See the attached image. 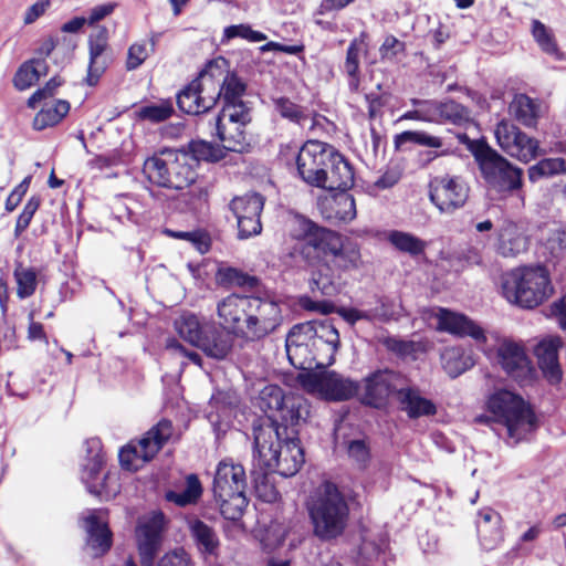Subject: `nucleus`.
Segmentation results:
<instances>
[{
    "label": "nucleus",
    "mask_w": 566,
    "mask_h": 566,
    "mask_svg": "<svg viewBox=\"0 0 566 566\" xmlns=\"http://www.w3.org/2000/svg\"><path fill=\"white\" fill-rule=\"evenodd\" d=\"M41 205V198L39 196H32L25 203L22 212L19 214L14 235L19 237L23 231L28 229L30 222Z\"/></svg>",
    "instance_id": "nucleus-59"
},
{
    "label": "nucleus",
    "mask_w": 566,
    "mask_h": 566,
    "mask_svg": "<svg viewBox=\"0 0 566 566\" xmlns=\"http://www.w3.org/2000/svg\"><path fill=\"white\" fill-rule=\"evenodd\" d=\"M440 358L444 371L451 378L459 377L475 365L473 356L459 346L446 347Z\"/></svg>",
    "instance_id": "nucleus-36"
},
{
    "label": "nucleus",
    "mask_w": 566,
    "mask_h": 566,
    "mask_svg": "<svg viewBox=\"0 0 566 566\" xmlns=\"http://www.w3.org/2000/svg\"><path fill=\"white\" fill-rule=\"evenodd\" d=\"M494 135L501 149L520 161L530 163L538 155V140L522 132L511 120H500L495 126Z\"/></svg>",
    "instance_id": "nucleus-15"
},
{
    "label": "nucleus",
    "mask_w": 566,
    "mask_h": 566,
    "mask_svg": "<svg viewBox=\"0 0 566 566\" xmlns=\"http://www.w3.org/2000/svg\"><path fill=\"white\" fill-rule=\"evenodd\" d=\"M157 566H195V563L184 548H177L166 553Z\"/></svg>",
    "instance_id": "nucleus-64"
},
{
    "label": "nucleus",
    "mask_w": 566,
    "mask_h": 566,
    "mask_svg": "<svg viewBox=\"0 0 566 566\" xmlns=\"http://www.w3.org/2000/svg\"><path fill=\"white\" fill-rule=\"evenodd\" d=\"M532 35L544 53L554 56L556 60L562 59L553 31L539 20L532 21Z\"/></svg>",
    "instance_id": "nucleus-49"
},
{
    "label": "nucleus",
    "mask_w": 566,
    "mask_h": 566,
    "mask_svg": "<svg viewBox=\"0 0 566 566\" xmlns=\"http://www.w3.org/2000/svg\"><path fill=\"white\" fill-rule=\"evenodd\" d=\"M287 395L277 385H268L260 391V407L264 412L274 411L284 405Z\"/></svg>",
    "instance_id": "nucleus-53"
},
{
    "label": "nucleus",
    "mask_w": 566,
    "mask_h": 566,
    "mask_svg": "<svg viewBox=\"0 0 566 566\" xmlns=\"http://www.w3.org/2000/svg\"><path fill=\"white\" fill-rule=\"evenodd\" d=\"M265 198L258 192H248L234 197L229 208L233 212L238 224V238L245 240L262 232L261 214Z\"/></svg>",
    "instance_id": "nucleus-16"
},
{
    "label": "nucleus",
    "mask_w": 566,
    "mask_h": 566,
    "mask_svg": "<svg viewBox=\"0 0 566 566\" xmlns=\"http://www.w3.org/2000/svg\"><path fill=\"white\" fill-rule=\"evenodd\" d=\"M437 329L449 333L457 337H471L479 345L486 342V336L481 326L467 315L447 308L439 307L434 313Z\"/></svg>",
    "instance_id": "nucleus-22"
},
{
    "label": "nucleus",
    "mask_w": 566,
    "mask_h": 566,
    "mask_svg": "<svg viewBox=\"0 0 566 566\" xmlns=\"http://www.w3.org/2000/svg\"><path fill=\"white\" fill-rule=\"evenodd\" d=\"M488 187L499 193H513L522 188L523 170L492 149L484 142L470 146Z\"/></svg>",
    "instance_id": "nucleus-6"
},
{
    "label": "nucleus",
    "mask_w": 566,
    "mask_h": 566,
    "mask_svg": "<svg viewBox=\"0 0 566 566\" xmlns=\"http://www.w3.org/2000/svg\"><path fill=\"white\" fill-rule=\"evenodd\" d=\"M333 169L326 172V181L321 188L328 190H347L353 187L355 181L354 169L349 161L342 155L336 156Z\"/></svg>",
    "instance_id": "nucleus-37"
},
{
    "label": "nucleus",
    "mask_w": 566,
    "mask_h": 566,
    "mask_svg": "<svg viewBox=\"0 0 566 566\" xmlns=\"http://www.w3.org/2000/svg\"><path fill=\"white\" fill-rule=\"evenodd\" d=\"M429 199L440 213L451 214L469 198L470 187L460 176H436L429 182Z\"/></svg>",
    "instance_id": "nucleus-13"
},
{
    "label": "nucleus",
    "mask_w": 566,
    "mask_h": 566,
    "mask_svg": "<svg viewBox=\"0 0 566 566\" xmlns=\"http://www.w3.org/2000/svg\"><path fill=\"white\" fill-rule=\"evenodd\" d=\"M387 240L398 251L407 253L411 256L423 254L427 248L426 241L412 233L400 230H391L387 234Z\"/></svg>",
    "instance_id": "nucleus-41"
},
{
    "label": "nucleus",
    "mask_w": 566,
    "mask_h": 566,
    "mask_svg": "<svg viewBox=\"0 0 566 566\" xmlns=\"http://www.w3.org/2000/svg\"><path fill=\"white\" fill-rule=\"evenodd\" d=\"M186 524L198 552L203 555H216L220 546L216 530L195 515L186 517Z\"/></svg>",
    "instance_id": "nucleus-29"
},
{
    "label": "nucleus",
    "mask_w": 566,
    "mask_h": 566,
    "mask_svg": "<svg viewBox=\"0 0 566 566\" xmlns=\"http://www.w3.org/2000/svg\"><path fill=\"white\" fill-rule=\"evenodd\" d=\"M488 408L504 423L509 438L514 443L522 440L534 427L535 418L531 409L520 396L509 390H499L491 395Z\"/></svg>",
    "instance_id": "nucleus-7"
},
{
    "label": "nucleus",
    "mask_w": 566,
    "mask_h": 566,
    "mask_svg": "<svg viewBox=\"0 0 566 566\" xmlns=\"http://www.w3.org/2000/svg\"><path fill=\"white\" fill-rule=\"evenodd\" d=\"M175 327L180 337L196 347L206 333V325L203 326L198 316L192 313H185L177 318Z\"/></svg>",
    "instance_id": "nucleus-45"
},
{
    "label": "nucleus",
    "mask_w": 566,
    "mask_h": 566,
    "mask_svg": "<svg viewBox=\"0 0 566 566\" xmlns=\"http://www.w3.org/2000/svg\"><path fill=\"white\" fill-rule=\"evenodd\" d=\"M186 153L189 154L193 168L199 161H217L221 158V150L205 140H192L189 143L188 151Z\"/></svg>",
    "instance_id": "nucleus-52"
},
{
    "label": "nucleus",
    "mask_w": 566,
    "mask_h": 566,
    "mask_svg": "<svg viewBox=\"0 0 566 566\" xmlns=\"http://www.w3.org/2000/svg\"><path fill=\"white\" fill-rule=\"evenodd\" d=\"M174 427L170 420L163 419L151 427L137 442H129L119 450L118 458L122 468L136 471L151 460L164 444L171 438Z\"/></svg>",
    "instance_id": "nucleus-8"
},
{
    "label": "nucleus",
    "mask_w": 566,
    "mask_h": 566,
    "mask_svg": "<svg viewBox=\"0 0 566 566\" xmlns=\"http://www.w3.org/2000/svg\"><path fill=\"white\" fill-rule=\"evenodd\" d=\"M233 344L234 340L231 333L211 324L206 325V333L197 347L208 357L222 360L231 353Z\"/></svg>",
    "instance_id": "nucleus-28"
},
{
    "label": "nucleus",
    "mask_w": 566,
    "mask_h": 566,
    "mask_svg": "<svg viewBox=\"0 0 566 566\" xmlns=\"http://www.w3.org/2000/svg\"><path fill=\"white\" fill-rule=\"evenodd\" d=\"M329 231L301 214H295L290 220L289 229L290 235L298 241L293 249L294 253L301 255L306 263L313 264L322 245L319 239Z\"/></svg>",
    "instance_id": "nucleus-19"
},
{
    "label": "nucleus",
    "mask_w": 566,
    "mask_h": 566,
    "mask_svg": "<svg viewBox=\"0 0 566 566\" xmlns=\"http://www.w3.org/2000/svg\"><path fill=\"white\" fill-rule=\"evenodd\" d=\"M358 399L363 405L380 409L392 394H399L407 379L391 369H378L368 374L360 382Z\"/></svg>",
    "instance_id": "nucleus-11"
},
{
    "label": "nucleus",
    "mask_w": 566,
    "mask_h": 566,
    "mask_svg": "<svg viewBox=\"0 0 566 566\" xmlns=\"http://www.w3.org/2000/svg\"><path fill=\"white\" fill-rule=\"evenodd\" d=\"M335 269L329 261L318 262L316 269L312 272L311 290L321 292L322 295L332 296L337 293L335 280Z\"/></svg>",
    "instance_id": "nucleus-40"
},
{
    "label": "nucleus",
    "mask_w": 566,
    "mask_h": 566,
    "mask_svg": "<svg viewBox=\"0 0 566 566\" xmlns=\"http://www.w3.org/2000/svg\"><path fill=\"white\" fill-rule=\"evenodd\" d=\"M251 122L247 105L222 107L216 118L217 136L230 151L242 153L249 145L245 126Z\"/></svg>",
    "instance_id": "nucleus-12"
},
{
    "label": "nucleus",
    "mask_w": 566,
    "mask_h": 566,
    "mask_svg": "<svg viewBox=\"0 0 566 566\" xmlns=\"http://www.w3.org/2000/svg\"><path fill=\"white\" fill-rule=\"evenodd\" d=\"M497 364L511 378L522 381L531 371V360L522 345L513 340H503L499 344L495 355Z\"/></svg>",
    "instance_id": "nucleus-23"
},
{
    "label": "nucleus",
    "mask_w": 566,
    "mask_h": 566,
    "mask_svg": "<svg viewBox=\"0 0 566 566\" xmlns=\"http://www.w3.org/2000/svg\"><path fill=\"white\" fill-rule=\"evenodd\" d=\"M235 38H241L249 42L256 43L264 41L266 35L260 31L252 30L249 24H232L224 28L221 42H229Z\"/></svg>",
    "instance_id": "nucleus-54"
},
{
    "label": "nucleus",
    "mask_w": 566,
    "mask_h": 566,
    "mask_svg": "<svg viewBox=\"0 0 566 566\" xmlns=\"http://www.w3.org/2000/svg\"><path fill=\"white\" fill-rule=\"evenodd\" d=\"M174 114V105L170 99H164L159 103H151L138 108L137 116L142 120L150 123H160L168 119Z\"/></svg>",
    "instance_id": "nucleus-51"
},
{
    "label": "nucleus",
    "mask_w": 566,
    "mask_h": 566,
    "mask_svg": "<svg viewBox=\"0 0 566 566\" xmlns=\"http://www.w3.org/2000/svg\"><path fill=\"white\" fill-rule=\"evenodd\" d=\"M63 84L59 76L52 77L43 87L36 90L28 99V106L35 108L43 99L55 95L57 88Z\"/></svg>",
    "instance_id": "nucleus-62"
},
{
    "label": "nucleus",
    "mask_w": 566,
    "mask_h": 566,
    "mask_svg": "<svg viewBox=\"0 0 566 566\" xmlns=\"http://www.w3.org/2000/svg\"><path fill=\"white\" fill-rule=\"evenodd\" d=\"M146 179L158 187L182 190L197 179L189 154L186 150H164L148 157L143 165Z\"/></svg>",
    "instance_id": "nucleus-4"
},
{
    "label": "nucleus",
    "mask_w": 566,
    "mask_h": 566,
    "mask_svg": "<svg viewBox=\"0 0 566 566\" xmlns=\"http://www.w3.org/2000/svg\"><path fill=\"white\" fill-rule=\"evenodd\" d=\"M285 347L291 365L297 369L310 370L326 364V359L321 356L319 350L312 347L311 343L286 340Z\"/></svg>",
    "instance_id": "nucleus-30"
},
{
    "label": "nucleus",
    "mask_w": 566,
    "mask_h": 566,
    "mask_svg": "<svg viewBox=\"0 0 566 566\" xmlns=\"http://www.w3.org/2000/svg\"><path fill=\"white\" fill-rule=\"evenodd\" d=\"M322 243L317 251V256L322 253L331 255V264L338 272L357 270L363 265L359 245L350 240L343 241L342 237L329 231L319 239Z\"/></svg>",
    "instance_id": "nucleus-18"
},
{
    "label": "nucleus",
    "mask_w": 566,
    "mask_h": 566,
    "mask_svg": "<svg viewBox=\"0 0 566 566\" xmlns=\"http://www.w3.org/2000/svg\"><path fill=\"white\" fill-rule=\"evenodd\" d=\"M84 523L87 533V546L93 551V556L104 555L112 547V532L107 524L93 513L84 518Z\"/></svg>",
    "instance_id": "nucleus-31"
},
{
    "label": "nucleus",
    "mask_w": 566,
    "mask_h": 566,
    "mask_svg": "<svg viewBox=\"0 0 566 566\" xmlns=\"http://www.w3.org/2000/svg\"><path fill=\"white\" fill-rule=\"evenodd\" d=\"M216 77H219L222 72L217 65L214 70ZM217 82V101L222 98L223 107L245 105L242 101V96L245 93V84L233 73H227L223 77L222 83L219 78Z\"/></svg>",
    "instance_id": "nucleus-34"
},
{
    "label": "nucleus",
    "mask_w": 566,
    "mask_h": 566,
    "mask_svg": "<svg viewBox=\"0 0 566 566\" xmlns=\"http://www.w3.org/2000/svg\"><path fill=\"white\" fill-rule=\"evenodd\" d=\"M245 488L244 468L231 460L220 461L216 470L212 491L220 513L226 520L237 521L241 517L248 504Z\"/></svg>",
    "instance_id": "nucleus-5"
},
{
    "label": "nucleus",
    "mask_w": 566,
    "mask_h": 566,
    "mask_svg": "<svg viewBox=\"0 0 566 566\" xmlns=\"http://www.w3.org/2000/svg\"><path fill=\"white\" fill-rule=\"evenodd\" d=\"M306 506L316 537L331 541L343 534L349 516V506L334 483L324 482L316 488Z\"/></svg>",
    "instance_id": "nucleus-2"
},
{
    "label": "nucleus",
    "mask_w": 566,
    "mask_h": 566,
    "mask_svg": "<svg viewBox=\"0 0 566 566\" xmlns=\"http://www.w3.org/2000/svg\"><path fill=\"white\" fill-rule=\"evenodd\" d=\"M315 389L327 400L344 401L353 397L358 398L360 392L359 381L344 377L336 371H327L314 379Z\"/></svg>",
    "instance_id": "nucleus-24"
},
{
    "label": "nucleus",
    "mask_w": 566,
    "mask_h": 566,
    "mask_svg": "<svg viewBox=\"0 0 566 566\" xmlns=\"http://www.w3.org/2000/svg\"><path fill=\"white\" fill-rule=\"evenodd\" d=\"M216 281L224 287H254L258 283L255 276L232 266H220L216 272Z\"/></svg>",
    "instance_id": "nucleus-46"
},
{
    "label": "nucleus",
    "mask_w": 566,
    "mask_h": 566,
    "mask_svg": "<svg viewBox=\"0 0 566 566\" xmlns=\"http://www.w3.org/2000/svg\"><path fill=\"white\" fill-rule=\"evenodd\" d=\"M69 111L70 103L65 99H59L53 106L42 108L33 119L34 129L43 130L59 124Z\"/></svg>",
    "instance_id": "nucleus-47"
},
{
    "label": "nucleus",
    "mask_w": 566,
    "mask_h": 566,
    "mask_svg": "<svg viewBox=\"0 0 566 566\" xmlns=\"http://www.w3.org/2000/svg\"><path fill=\"white\" fill-rule=\"evenodd\" d=\"M202 495V485L196 474L186 478V488L181 492L168 491L166 500L180 507L196 504Z\"/></svg>",
    "instance_id": "nucleus-44"
},
{
    "label": "nucleus",
    "mask_w": 566,
    "mask_h": 566,
    "mask_svg": "<svg viewBox=\"0 0 566 566\" xmlns=\"http://www.w3.org/2000/svg\"><path fill=\"white\" fill-rule=\"evenodd\" d=\"M510 113L524 126L533 127L539 117V105L525 94H517L510 104Z\"/></svg>",
    "instance_id": "nucleus-39"
},
{
    "label": "nucleus",
    "mask_w": 566,
    "mask_h": 566,
    "mask_svg": "<svg viewBox=\"0 0 566 566\" xmlns=\"http://www.w3.org/2000/svg\"><path fill=\"white\" fill-rule=\"evenodd\" d=\"M411 104L418 107L421 122L432 123L441 120V113H439L440 102L412 98Z\"/></svg>",
    "instance_id": "nucleus-61"
},
{
    "label": "nucleus",
    "mask_w": 566,
    "mask_h": 566,
    "mask_svg": "<svg viewBox=\"0 0 566 566\" xmlns=\"http://www.w3.org/2000/svg\"><path fill=\"white\" fill-rule=\"evenodd\" d=\"M282 321L281 307L276 302L253 296L243 328L239 329V338L261 340L275 332Z\"/></svg>",
    "instance_id": "nucleus-10"
},
{
    "label": "nucleus",
    "mask_w": 566,
    "mask_h": 566,
    "mask_svg": "<svg viewBox=\"0 0 566 566\" xmlns=\"http://www.w3.org/2000/svg\"><path fill=\"white\" fill-rule=\"evenodd\" d=\"M559 339L541 342L535 348L538 366L551 382H558L562 378V369L558 363Z\"/></svg>",
    "instance_id": "nucleus-32"
},
{
    "label": "nucleus",
    "mask_w": 566,
    "mask_h": 566,
    "mask_svg": "<svg viewBox=\"0 0 566 566\" xmlns=\"http://www.w3.org/2000/svg\"><path fill=\"white\" fill-rule=\"evenodd\" d=\"M318 208L324 219L332 223H348L356 218V202L352 193L340 190L318 200Z\"/></svg>",
    "instance_id": "nucleus-26"
},
{
    "label": "nucleus",
    "mask_w": 566,
    "mask_h": 566,
    "mask_svg": "<svg viewBox=\"0 0 566 566\" xmlns=\"http://www.w3.org/2000/svg\"><path fill=\"white\" fill-rule=\"evenodd\" d=\"M273 105L275 112L291 123L304 126L305 122L308 119L304 107L295 104L287 97L273 98Z\"/></svg>",
    "instance_id": "nucleus-50"
},
{
    "label": "nucleus",
    "mask_w": 566,
    "mask_h": 566,
    "mask_svg": "<svg viewBox=\"0 0 566 566\" xmlns=\"http://www.w3.org/2000/svg\"><path fill=\"white\" fill-rule=\"evenodd\" d=\"M439 113H441V120L446 119L453 124H461L462 122L468 120L470 116L469 111L454 101L440 103Z\"/></svg>",
    "instance_id": "nucleus-57"
},
{
    "label": "nucleus",
    "mask_w": 566,
    "mask_h": 566,
    "mask_svg": "<svg viewBox=\"0 0 566 566\" xmlns=\"http://www.w3.org/2000/svg\"><path fill=\"white\" fill-rule=\"evenodd\" d=\"M347 453L360 468H365L370 459V451L365 440L349 441Z\"/></svg>",
    "instance_id": "nucleus-63"
},
{
    "label": "nucleus",
    "mask_w": 566,
    "mask_h": 566,
    "mask_svg": "<svg viewBox=\"0 0 566 566\" xmlns=\"http://www.w3.org/2000/svg\"><path fill=\"white\" fill-rule=\"evenodd\" d=\"M530 247V237L516 222L506 220L496 229L495 251L503 258H515L525 253Z\"/></svg>",
    "instance_id": "nucleus-25"
},
{
    "label": "nucleus",
    "mask_w": 566,
    "mask_h": 566,
    "mask_svg": "<svg viewBox=\"0 0 566 566\" xmlns=\"http://www.w3.org/2000/svg\"><path fill=\"white\" fill-rule=\"evenodd\" d=\"M332 146L319 140H307L295 157L298 176L312 187H322L326 181L324 163L331 158Z\"/></svg>",
    "instance_id": "nucleus-14"
},
{
    "label": "nucleus",
    "mask_w": 566,
    "mask_h": 566,
    "mask_svg": "<svg viewBox=\"0 0 566 566\" xmlns=\"http://www.w3.org/2000/svg\"><path fill=\"white\" fill-rule=\"evenodd\" d=\"M398 400L401 405V409L412 419L422 416H433L437 412L436 405L431 400L422 397L419 390L406 387V385L401 386Z\"/></svg>",
    "instance_id": "nucleus-33"
},
{
    "label": "nucleus",
    "mask_w": 566,
    "mask_h": 566,
    "mask_svg": "<svg viewBox=\"0 0 566 566\" xmlns=\"http://www.w3.org/2000/svg\"><path fill=\"white\" fill-rule=\"evenodd\" d=\"M502 293L512 304L534 308L553 293L548 271L542 265L514 269L505 275Z\"/></svg>",
    "instance_id": "nucleus-3"
},
{
    "label": "nucleus",
    "mask_w": 566,
    "mask_h": 566,
    "mask_svg": "<svg viewBox=\"0 0 566 566\" xmlns=\"http://www.w3.org/2000/svg\"><path fill=\"white\" fill-rule=\"evenodd\" d=\"M48 63L43 59H31L24 62L13 76V85L19 91H25L35 84L41 76L46 75Z\"/></svg>",
    "instance_id": "nucleus-38"
},
{
    "label": "nucleus",
    "mask_w": 566,
    "mask_h": 566,
    "mask_svg": "<svg viewBox=\"0 0 566 566\" xmlns=\"http://www.w3.org/2000/svg\"><path fill=\"white\" fill-rule=\"evenodd\" d=\"M363 50L364 41L360 39H354L347 48L343 69L348 76V88L350 92H357L359 90V57Z\"/></svg>",
    "instance_id": "nucleus-42"
},
{
    "label": "nucleus",
    "mask_w": 566,
    "mask_h": 566,
    "mask_svg": "<svg viewBox=\"0 0 566 566\" xmlns=\"http://www.w3.org/2000/svg\"><path fill=\"white\" fill-rule=\"evenodd\" d=\"M112 62V55L111 53L98 55L96 57H90V63L87 67V75L85 78V82L90 86H95L101 76L104 74V72L107 70Z\"/></svg>",
    "instance_id": "nucleus-56"
},
{
    "label": "nucleus",
    "mask_w": 566,
    "mask_h": 566,
    "mask_svg": "<svg viewBox=\"0 0 566 566\" xmlns=\"http://www.w3.org/2000/svg\"><path fill=\"white\" fill-rule=\"evenodd\" d=\"M254 450L251 475L258 495L265 502L277 500L279 492L269 482V473L284 478L295 475L304 463L297 430L289 431L276 422L261 423L253 428Z\"/></svg>",
    "instance_id": "nucleus-1"
},
{
    "label": "nucleus",
    "mask_w": 566,
    "mask_h": 566,
    "mask_svg": "<svg viewBox=\"0 0 566 566\" xmlns=\"http://www.w3.org/2000/svg\"><path fill=\"white\" fill-rule=\"evenodd\" d=\"M187 188H189V190L182 193V197L189 210H201L206 206L208 200L207 190L201 185H197L196 180Z\"/></svg>",
    "instance_id": "nucleus-58"
},
{
    "label": "nucleus",
    "mask_w": 566,
    "mask_h": 566,
    "mask_svg": "<svg viewBox=\"0 0 566 566\" xmlns=\"http://www.w3.org/2000/svg\"><path fill=\"white\" fill-rule=\"evenodd\" d=\"M14 277L18 284L17 294L20 298H27L35 292L36 273L33 269L19 266L14 271Z\"/></svg>",
    "instance_id": "nucleus-55"
},
{
    "label": "nucleus",
    "mask_w": 566,
    "mask_h": 566,
    "mask_svg": "<svg viewBox=\"0 0 566 566\" xmlns=\"http://www.w3.org/2000/svg\"><path fill=\"white\" fill-rule=\"evenodd\" d=\"M166 524L167 521L163 512H151L139 518L136 538L143 566H153L163 542Z\"/></svg>",
    "instance_id": "nucleus-17"
},
{
    "label": "nucleus",
    "mask_w": 566,
    "mask_h": 566,
    "mask_svg": "<svg viewBox=\"0 0 566 566\" xmlns=\"http://www.w3.org/2000/svg\"><path fill=\"white\" fill-rule=\"evenodd\" d=\"M559 174H566V160L559 157L544 158L527 170L528 179L532 182H537L543 178H549Z\"/></svg>",
    "instance_id": "nucleus-48"
},
{
    "label": "nucleus",
    "mask_w": 566,
    "mask_h": 566,
    "mask_svg": "<svg viewBox=\"0 0 566 566\" xmlns=\"http://www.w3.org/2000/svg\"><path fill=\"white\" fill-rule=\"evenodd\" d=\"M408 144H415L428 148H441L443 146L441 137L430 135L424 130H405L397 134L394 138L396 150H406Z\"/></svg>",
    "instance_id": "nucleus-43"
},
{
    "label": "nucleus",
    "mask_w": 566,
    "mask_h": 566,
    "mask_svg": "<svg viewBox=\"0 0 566 566\" xmlns=\"http://www.w3.org/2000/svg\"><path fill=\"white\" fill-rule=\"evenodd\" d=\"M314 326L315 339L312 347L319 350L324 346L327 352L326 364L329 365L334 361V356L339 347L338 331L328 319L315 321Z\"/></svg>",
    "instance_id": "nucleus-35"
},
{
    "label": "nucleus",
    "mask_w": 566,
    "mask_h": 566,
    "mask_svg": "<svg viewBox=\"0 0 566 566\" xmlns=\"http://www.w3.org/2000/svg\"><path fill=\"white\" fill-rule=\"evenodd\" d=\"M276 416H269L268 420L263 423L274 421L281 428H286L289 431L295 430L301 421H305L310 415V405L307 400L297 395H287V398L279 408Z\"/></svg>",
    "instance_id": "nucleus-27"
},
{
    "label": "nucleus",
    "mask_w": 566,
    "mask_h": 566,
    "mask_svg": "<svg viewBox=\"0 0 566 566\" xmlns=\"http://www.w3.org/2000/svg\"><path fill=\"white\" fill-rule=\"evenodd\" d=\"M149 50L146 42H136L128 48L126 59V70L134 71L138 69L148 57Z\"/></svg>",
    "instance_id": "nucleus-60"
},
{
    "label": "nucleus",
    "mask_w": 566,
    "mask_h": 566,
    "mask_svg": "<svg viewBox=\"0 0 566 566\" xmlns=\"http://www.w3.org/2000/svg\"><path fill=\"white\" fill-rule=\"evenodd\" d=\"M252 297L253 295L231 293L218 301L216 312L220 327L239 337V329L243 328Z\"/></svg>",
    "instance_id": "nucleus-21"
},
{
    "label": "nucleus",
    "mask_w": 566,
    "mask_h": 566,
    "mask_svg": "<svg viewBox=\"0 0 566 566\" xmlns=\"http://www.w3.org/2000/svg\"><path fill=\"white\" fill-rule=\"evenodd\" d=\"M216 69L217 62H209L198 77L177 94V105L181 112L189 115H199L207 113L216 105Z\"/></svg>",
    "instance_id": "nucleus-9"
},
{
    "label": "nucleus",
    "mask_w": 566,
    "mask_h": 566,
    "mask_svg": "<svg viewBox=\"0 0 566 566\" xmlns=\"http://www.w3.org/2000/svg\"><path fill=\"white\" fill-rule=\"evenodd\" d=\"M86 453L82 464V482L86 485L90 493L97 496H108L111 490L107 486V482L111 480V475L107 473L102 476L104 454L101 441L98 439L87 440Z\"/></svg>",
    "instance_id": "nucleus-20"
}]
</instances>
